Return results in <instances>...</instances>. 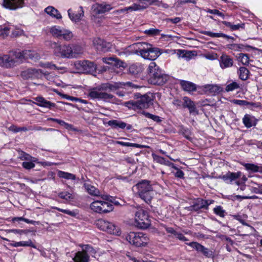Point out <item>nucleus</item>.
Returning <instances> with one entry per match:
<instances>
[{
  "label": "nucleus",
  "instance_id": "43",
  "mask_svg": "<svg viewBox=\"0 0 262 262\" xmlns=\"http://www.w3.org/2000/svg\"><path fill=\"white\" fill-rule=\"evenodd\" d=\"M237 59L244 65H248L249 63V57L247 54H239Z\"/></svg>",
  "mask_w": 262,
  "mask_h": 262
},
{
  "label": "nucleus",
  "instance_id": "57",
  "mask_svg": "<svg viewBox=\"0 0 262 262\" xmlns=\"http://www.w3.org/2000/svg\"><path fill=\"white\" fill-rule=\"evenodd\" d=\"M231 102L234 104L238 105L240 106H245L247 105L248 103V101L244 100H239V99H233L231 101Z\"/></svg>",
  "mask_w": 262,
  "mask_h": 262
},
{
  "label": "nucleus",
  "instance_id": "8",
  "mask_svg": "<svg viewBox=\"0 0 262 262\" xmlns=\"http://www.w3.org/2000/svg\"><path fill=\"white\" fill-rule=\"evenodd\" d=\"M82 248V251H78L75 254L72 258L74 262H89V254H94L96 253L95 250L93 247L89 245H80Z\"/></svg>",
  "mask_w": 262,
  "mask_h": 262
},
{
  "label": "nucleus",
  "instance_id": "18",
  "mask_svg": "<svg viewBox=\"0 0 262 262\" xmlns=\"http://www.w3.org/2000/svg\"><path fill=\"white\" fill-rule=\"evenodd\" d=\"M25 0H4L3 6L10 10H16L24 6Z\"/></svg>",
  "mask_w": 262,
  "mask_h": 262
},
{
  "label": "nucleus",
  "instance_id": "56",
  "mask_svg": "<svg viewBox=\"0 0 262 262\" xmlns=\"http://www.w3.org/2000/svg\"><path fill=\"white\" fill-rule=\"evenodd\" d=\"M207 12L210 14L217 15L222 17L223 19L225 18L224 14L222 12H220L219 10H218L217 9H208Z\"/></svg>",
  "mask_w": 262,
  "mask_h": 262
},
{
  "label": "nucleus",
  "instance_id": "24",
  "mask_svg": "<svg viewBox=\"0 0 262 262\" xmlns=\"http://www.w3.org/2000/svg\"><path fill=\"white\" fill-rule=\"evenodd\" d=\"M180 84L184 91L187 92L189 93L195 92L196 90V85L193 82L181 80L180 82Z\"/></svg>",
  "mask_w": 262,
  "mask_h": 262
},
{
  "label": "nucleus",
  "instance_id": "48",
  "mask_svg": "<svg viewBox=\"0 0 262 262\" xmlns=\"http://www.w3.org/2000/svg\"><path fill=\"white\" fill-rule=\"evenodd\" d=\"M85 187L88 192L91 195H97L99 192L97 189L91 185H85Z\"/></svg>",
  "mask_w": 262,
  "mask_h": 262
},
{
  "label": "nucleus",
  "instance_id": "46",
  "mask_svg": "<svg viewBox=\"0 0 262 262\" xmlns=\"http://www.w3.org/2000/svg\"><path fill=\"white\" fill-rule=\"evenodd\" d=\"M10 28L7 26H0V36L5 38L9 34Z\"/></svg>",
  "mask_w": 262,
  "mask_h": 262
},
{
  "label": "nucleus",
  "instance_id": "21",
  "mask_svg": "<svg viewBox=\"0 0 262 262\" xmlns=\"http://www.w3.org/2000/svg\"><path fill=\"white\" fill-rule=\"evenodd\" d=\"M233 64V59L229 55L223 54L220 59V65L222 69L231 67Z\"/></svg>",
  "mask_w": 262,
  "mask_h": 262
},
{
  "label": "nucleus",
  "instance_id": "37",
  "mask_svg": "<svg viewBox=\"0 0 262 262\" xmlns=\"http://www.w3.org/2000/svg\"><path fill=\"white\" fill-rule=\"evenodd\" d=\"M249 70L244 67H240L238 72L239 78L242 80H246L249 78Z\"/></svg>",
  "mask_w": 262,
  "mask_h": 262
},
{
  "label": "nucleus",
  "instance_id": "32",
  "mask_svg": "<svg viewBox=\"0 0 262 262\" xmlns=\"http://www.w3.org/2000/svg\"><path fill=\"white\" fill-rule=\"evenodd\" d=\"M200 33L205 35H207L211 37H224L227 39L231 38V36L227 35L223 33H213L211 31H202Z\"/></svg>",
  "mask_w": 262,
  "mask_h": 262
},
{
  "label": "nucleus",
  "instance_id": "44",
  "mask_svg": "<svg viewBox=\"0 0 262 262\" xmlns=\"http://www.w3.org/2000/svg\"><path fill=\"white\" fill-rule=\"evenodd\" d=\"M142 114H143L146 118H149L152 119L153 121L157 122L160 123L162 121V120L161 119V118L157 115H155L151 114H150L149 113L146 112L145 111L142 112Z\"/></svg>",
  "mask_w": 262,
  "mask_h": 262
},
{
  "label": "nucleus",
  "instance_id": "36",
  "mask_svg": "<svg viewBox=\"0 0 262 262\" xmlns=\"http://www.w3.org/2000/svg\"><path fill=\"white\" fill-rule=\"evenodd\" d=\"M227 48L235 51H243L246 48H251L250 46H245L243 44L231 43L227 46Z\"/></svg>",
  "mask_w": 262,
  "mask_h": 262
},
{
  "label": "nucleus",
  "instance_id": "39",
  "mask_svg": "<svg viewBox=\"0 0 262 262\" xmlns=\"http://www.w3.org/2000/svg\"><path fill=\"white\" fill-rule=\"evenodd\" d=\"M58 176L60 178H63V179H67V180H74L76 179L75 175H74L72 173H69V172H67L62 171H59V172L58 173Z\"/></svg>",
  "mask_w": 262,
  "mask_h": 262
},
{
  "label": "nucleus",
  "instance_id": "45",
  "mask_svg": "<svg viewBox=\"0 0 262 262\" xmlns=\"http://www.w3.org/2000/svg\"><path fill=\"white\" fill-rule=\"evenodd\" d=\"M186 244L191 247V248L194 249L199 253L201 252L202 248L203 246L201 244L196 242L187 243H186Z\"/></svg>",
  "mask_w": 262,
  "mask_h": 262
},
{
  "label": "nucleus",
  "instance_id": "35",
  "mask_svg": "<svg viewBox=\"0 0 262 262\" xmlns=\"http://www.w3.org/2000/svg\"><path fill=\"white\" fill-rule=\"evenodd\" d=\"M91 209L96 212L102 213L103 201H95L92 202L90 206Z\"/></svg>",
  "mask_w": 262,
  "mask_h": 262
},
{
  "label": "nucleus",
  "instance_id": "33",
  "mask_svg": "<svg viewBox=\"0 0 262 262\" xmlns=\"http://www.w3.org/2000/svg\"><path fill=\"white\" fill-rule=\"evenodd\" d=\"M11 245L14 247H17L20 246L23 247H31L33 248H36V246L32 242L31 239L27 241H20V242H13Z\"/></svg>",
  "mask_w": 262,
  "mask_h": 262
},
{
  "label": "nucleus",
  "instance_id": "28",
  "mask_svg": "<svg viewBox=\"0 0 262 262\" xmlns=\"http://www.w3.org/2000/svg\"><path fill=\"white\" fill-rule=\"evenodd\" d=\"M243 165L245 169L252 172H259L262 173V165H256L253 163H244Z\"/></svg>",
  "mask_w": 262,
  "mask_h": 262
},
{
  "label": "nucleus",
  "instance_id": "4",
  "mask_svg": "<svg viewBox=\"0 0 262 262\" xmlns=\"http://www.w3.org/2000/svg\"><path fill=\"white\" fill-rule=\"evenodd\" d=\"M147 73L148 82L152 84L162 85L169 79L168 75L163 73L155 62H151L149 64Z\"/></svg>",
  "mask_w": 262,
  "mask_h": 262
},
{
  "label": "nucleus",
  "instance_id": "20",
  "mask_svg": "<svg viewBox=\"0 0 262 262\" xmlns=\"http://www.w3.org/2000/svg\"><path fill=\"white\" fill-rule=\"evenodd\" d=\"M94 10L97 14H101L109 11L112 9L111 5L105 3H96L93 6Z\"/></svg>",
  "mask_w": 262,
  "mask_h": 262
},
{
  "label": "nucleus",
  "instance_id": "55",
  "mask_svg": "<svg viewBox=\"0 0 262 262\" xmlns=\"http://www.w3.org/2000/svg\"><path fill=\"white\" fill-rule=\"evenodd\" d=\"M58 196L61 199L66 200L67 201L73 199L72 197V194L68 192H60L58 194Z\"/></svg>",
  "mask_w": 262,
  "mask_h": 262
},
{
  "label": "nucleus",
  "instance_id": "47",
  "mask_svg": "<svg viewBox=\"0 0 262 262\" xmlns=\"http://www.w3.org/2000/svg\"><path fill=\"white\" fill-rule=\"evenodd\" d=\"M113 206L111 203L103 201L102 213H107L113 210Z\"/></svg>",
  "mask_w": 262,
  "mask_h": 262
},
{
  "label": "nucleus",
  "instance_id": "52",
  "mask_svg": "<svg viewBox=\"0 0 262 262\" xmlns=\"http://www.w3.org/2000/svg\"><path fill=\"white\" fill-rule=\"evenodd\" d=\"M124 106L127 107L129 109H133L134 110L139 109L137 105V101H128L124 103Z\"/></svg>",
  "mask_w": 262,
  "mask_h": 262
},
{
  "label": "nucleus",
  "instance_id": "22",
  "mask_svg": "<svg viewBox=\"0 0 262 262\" xmlns=\"http://www.w3.org/2000/svg\"><path fill=\"white\" fill-rule=\"evenodd\" d=\"M102 61L108 64L112 65L117 68L123 67L124 62L118 58L114 57H103L102 59Z\"/></svg>",
  "mask_w": 262,
  "mask_h": 262
},
{
  "label": "nucleus",
  "instance_id": "29",
  "mask_svg": "<svg viewBox=\"0 0 262 262\" xmlns=\"http://www.w3.org/2000/svg\"><path fill=\"white\" fill-rule=\"evenodd\" d=\"M71 52L70 53V58H77L82 54L83 50L81 47L78 45H70Z\"/></svg>",
  "mask_w": 262,
  "mask_h": 262
},
{
  "label": "nucleus",
  "instance_id": "7",
  "mask_svg": "<svg viewBox=\"0 0 262 262\" xmlns=\"http://www.w3.org/2000/svg\"><path fill=\"white\" fill-rule=\"evenodd\" d=\"M126 240L133 245L137 247H144L149 241L147 235L143 232H131L126 237Z\"/></svg>",
  "mask_w": 262,
  "mask_h": 262
},
{
  "label": "nucleus",
  "instance_id": "40",
  "mask_svg": "<svg viewBox=\"0 0 262 262\" xmlns=\"http://www.w3.org/2000/svg\"><path fill=\"white\" fill-rule=\"evenodd\" d=\"M19 158L21 160L32 161L33 162H35L36 160L35 158L32 157L29 154H27L23 151H20L19 152Z\"/></svg>",
  "mask_w": 262,
  "mask_h": 262
},
{
  "label": "nucleus",
  "instance_id": "1",
  "mask_svg": "<svg viewBox=\"0 0 262 262\" xmlns=\"http://www.w3.org/2000/svg\"><path fill=\"white\" fill-rule=\"evenodd\" d=\"M134 88V84L130 82H108L89 90L88 97L92 99L101 100L105 102L118 103V99L110 92H115L121 89Z\"/></svg>",
  "mask_w": 262,
  "mask_h": 262
},
{
  "label": "nucleus",
  "instance_id": "41",
  "mask_svg": "<svg viewBox=\"0 0 262 262\" xmlns=\"http://www.w3.org/2000/svg\"><path fill=\"white\" fill-rule=\"evenodd\" d=\"M116 143L117 144L120 145L122 146L133 147L140 148H143L144 147V146H143L142 145L137 144V143H132L122 142V141H117L116 142Z\"/></svg>",
  "mask_w": 262,
  "mask_h": 262
},
{
  "label": "nucleus",
  "instance_id": "2",
  "mask_svg": "<svg viewBox=\"0 0 262 262\" xmlns=\"http://www.w3.org/2000/svg\"><path fill=\"white\" fill-rule=\"evenodd\" d=\"M133 190L136 195L146 203H151L154 193L150 181L147 180L140 181L133 186Z\"/></svg>",
  "mask_w": 262,
  "mask_h": 262
},
{
  "label": "nucleus",
  "instance_id": "50",
  "mask_svg": "<svg viewBox=\"0 0 262 262\" xmlns=\"http://www.w3.org/2000/svg\"><path fill=\"white\" fill-rule=\"evenodd\" d=\"M200 253H201L204 256L208 258L212 257L213 256V252L204 246H203Z\"/></svg>",
  "mask_w": 262,
  "mask_h": 262
},
{
  "label": "nucleus",
  "instance_id": "38",
  "mask_svg": "<svg viewBox=\"0 0 262 262\" xmlns=\"http://www.w3.org/2000/svg\"><path fill=\"white\" fill-rule=\"evenodd\" d=\"M147 7L142 6L140 4H138L136 3L133 4L132 6L127 7L124 8L122 9L123 11H139L143 10L146 8Z\"/></svg>",
  "mask_w": 262,
  "mask_h": 262
},
{
  "label": "nucleus",
  "instance_id": "23",
  "mask_svg": "<svg viewBox=\"0 0 262 262\" xmlns=\"http://www.w3.org/2000/svg\"><path fill=\"white\" fill-rule=\"evenodd\" d=\"M204 90L211 95H216L223 91L222 88L216 84L205 85Z\"/></svg>",
  "mask_w": 262,
  "mask_h": 262
},
{
  "label": "nucleus",
  "instance_id": "54",
  "mask_svg": "<svg viewBox=\"0 0 262 262\" xmlns=\"http://www.w3.org/2000/svg\"><path fill=\"white\" fill-rule=\"evenodd\" d=\"M33 162H34L32 161L23 162L22 163V166L23 168H24L26 169H28V170L31 169L32 168H33L35 166V164Z\"/></svg>",
  "mask_w": 262,
  "mask_h": 262
},
{
  "label": "nucleus",
  "instance_id": "25",
  "mask_svg": "<svg viewBox=\"0 0 262 262\" xmlns=\"http://www.w3.org/2000/svg\"><path fill=\"white\" fill-rule=\"evenodd\" d=\"M13 55L18 60L22 59L32 58L34 53L30 50H25L23 52H13Z\"/></svg>",
  "mask_w": 262,
  "mask_h": 262
},
{
  "label": "nucleus",
  "instance_id": "3",
  "mask_svg": "<svg viewBox=\"0 0 262 262\" xmlns=\"http://www.w3.org/2000/svg\"><path fill=\"white\" fill-rule=\"evenodd\" d=\"M132 47L135 50L136 54L140 53L146 59L154 60L161 55L159 48H154L151 44L146 42L135 43Z\"/></svg>",
  "mask_w": 262,
  "mask_h": 262
},
{
  "label": "nucleus",
  "instance_id": "17",
  "mask_svg": "<svg viewBox=\"0 0 262 262\" xmlns=\"http://www.w3.org/2000/svg\"><path fill=\"white\" fill-rule=\"evenodd\" d=\"M152 99L151 98V94H145L137 100V105L139 109L147 108L151 105L152 103Z\"/></svg>",
  "mask_w": 262,
  "mask_h": 262
},
{
  "label": "nucleus",
  "instance_id": "10",
  "mask_svg": "<svg viewBox=\"0 0 262 262\" xmlns=\"http://www.w3.org/2000/svg\"><path fill=\"white\" fill-rule=\"evenodd\" d=\"M137 226L141 229H146L150 225V220L147 212L143 209L138 210L135 214Z\"/></svg>",
  "mask_w": 262,
  "mask_h": 262
},
{
  "label": "nucleus",
  "instance_id": "42",
  "mask_svg": "<svg viewBox=\"0 0 262 262\" xmlns=\"http://www.w3.org/2000/svg\"><path fill=\"white\" fill-rule=\"evenodd\" d=\"M213 211L214 214L221 217H224L227 214L221 206H216L213 208Z\"/></svg>",
  "mask_w": 262,
  "mask_h": 262
},
{
  "label": "nucleus",
  "instance_id": "63",
  "mask_svg": "<svg viewBox=\"0 0 262 262\" xmlns=\"http://www.w3.org/2000/svg\"><path fill=\"white\" fill-rule=\"evenodd\" d=\"M176 237L179 239V240L180 241H184V242H186V241H188V239L182 233H180V232H177L176 235H175Z\"/></svg>",
  "mask_w": 262,
  "mask_h": 262
},
{
  "label": "nucleus",
  "instance_id": "49",
  "mask_svg": "<svg viewBox=\"0 0 262 262\" xmlns=\"http://www.w3.org/2000/svg\"><path fill=\"white\" fill-rule=\"evenodd\" d=\"M12 221L13 222H15V221H24L25 222H26L27 223H29V224H33V225H35V224L38 225L39 224V222H36V221H33V220H30L29 219L24 218L23 217H14V218L13 219Z\"/></svg>",
  "mask_w": 262,
  "mask_h": 262
},
{
  "label": "nucleus",
  "instance_id": "27",
  "mask_svg": "<svg viewBox=\"0 0 262 262\" xmlns=\"http://www.w3.org/2000/svg\"><path fill=\"white\" fill-rule=\"evenodd\" d=\"M190 207L192 208V210L195 211L201 209L207 210V203L205 202V200L198 198Z\"/></svg>",
  "mask_w": 262,
  "mask_h": 262
},
{
  "label": "nucleus",
  "instance_id": "19",
  "mask_svg": "<svg viewBox=\"0 0 262 262\" xmlns=\"http://www.w3.org/2000/svg\"><path fill=\"white\" fill-rule=\"evenodd\" d=\"M183 107L187 108L189 110L190 114H198L194 102L188 97H184L183 98Z\"/></svg>",
  "mask_w": 262,
  "mask_h": 262
},
{
  "label": "nucleus",
  "instance_id": "51",
  "mask_svg": "<svg viewBox=\"0 0 262 262\" xmlns=\"http://www.w3.org/2000/svg\"><path fill=\"white\" fill-rule=\"evenodd\" d=\"M239 88V85L236 82H232L227 85L226 91L227 92L233 91L236 89Z\"/></svg>",
  "mask_w": 262,
  "mask_h": 262
},
{
  "label": "nucleus",
  "instance_id": "15",
  "mask_svg": "<svg viewBox=\"0 0 262 262\" xmlns=\"http://www.w3.org/2000/svg\"><path fill=\"white\" fill-rule=\"evenodd\" d=\"M93 43L94 47L98 51L103 52L108 51L111 46L110 42H107L99 37L94 38Z\"/></svg>",
  "mask_w": 262,
  "mask_h": 262
},
{
  "label": "nucleus",
  "instance_id": "62",
  "mask_svg": "<svg viewBox=\"0 0 262 262\" xmlns=\"http://www.w3.org/2000/svg\"><path fill=\"white\" fill-rule=\"evenodd\" d=\"M59 124L61 126H63L66 129H73V125L72 124H69L62 120H61Z\"/></svg>",
  "mask_w": 262,
  "mask_h": 262
},
{
  "label": "nucleus",
  "instance_id": "64",
  "mask_svg": "<svg viewBox=\"0 0 262 262\" xmlns=\"http://www.w3.org/2000/svg\"><path fill=\"white\" fill-rule=\"evenodd\" d=\"M192 55L193 54L191 51L184 50V56L183 57V58H185L188 60L191 58Z\"/></svg>",
  "mask_w": 262,
  "mask_h": 262
},
{
  "label": "nucleus",
  "instance_id": "60",
  "mask_svg": "<svg viewBox=\"0 0 262 262\" xmlns=\"http://www.w3.org/2000/svg\"><path fill=\"white\" fill-rule=\"evenodd\" d=\"M152 156L154 160L160 164H163V163H165V159L164 158L155 154H152Z\"/></svg>",
  "mask_w": 262,
  "mask_h": 262
},
{
  "label": "nucleus",
  "instance_id": "58",
  "mask_svg": "<svg viewBox=\"0 0 262 262\" xmlns=\"http://www.w3.org/2000/svg\"><path fill=\"white\" fill-rule=\"evenodd\" d=\"M174 169L177 170V171L174 173V175L176 177L180 179H184V172L179 169L176 166V168H173Z\"/></svg>",
  "mask_w": 262,
  "mask_h": 262
},
{
  "label": "nucleus",
  "instance_id": "6",
  "mask_svg": "<svg viewBox=\"0 0 262 262\" xmlns=\"http://www.w3.org/2000/svg\"><path fill=\"white\" fill-rule=\"evenodd\" d=\"M48 46L53 50L54 55L56 57L63 58H70L71 52L70 45H61L58 42L50 41Z\"/></svg>",
  "mask_w": 262,
  "mask_h": 262
},
{
  "label": "nucleus",
  "instance_id": "12",
  "mask_svg": "<svg viewBox=\"0 0 262 262\" xmlns=\"http://www.w3.org/2000/svg\"><path fill=\"white\" fill-rule=\"evenodd\" d=\"M96 226L100 230L110 234H117L119 232L118 228L113 223L103 219L97 220L96 222Z\"/></svg>",
  "mask_w": 262,
  "mask_h": 262
},
{
  "label": "nucleus",
  "instance_id": "16",
  "mask_svg": "<svg viewBox=\"0 0 262 262\" xmlns=\"http://www.w3.org/2000/svg\"><path fill=\"white\" fill-rule=\"evenodd\" d=\"M242 172L238 171L237 172H233L228 171L225 174L220 175L217 177L218 179L223 180L227 184H232L237 179L241 177Z\"/></svg>",
  "mask_w": 262,
  "mask_h": 262
},
{
  "label": "nucleus",
  "instance_id": "11",
  "mask_svg": "<svg viewBox=\"0 0 262 262\" xmlns=\"http://www.w3.org/2000/svg\"><path fill=\"white\" fill-rule=\"evenodd\" d=\"M50 32L53 36L67 41L70 40L73 37L71 31L58 26L52 27L50 29Z\"/></svg>",
  "mask_w": 262,
  "mask_h": 262
},
{
  "label": "nucleus",
  "instance_id": "5",
  "mask_svg": "<svg viewBox=\"0 0 262 262\" xmlns=\"http://www.w3.org/2000/svg\"><path fill=\"white\" fill-rule=\"evenodd\" d=\"M33 100L34 101H32V103L37 105L38 106L44 107L48 108L50 110L56 111V110H60L63 111L65 110L64 107L63 106V105H73L72 104L64 102L62 101H58L57 103L58 104H61L62 105H59L56 104L54 102H52L46 99H45L42 96H39L33 98Z\"/></svg>",
  "mask_w": 262,
  "mask_h": 262
},
{
  "label": "nucleus",
  "instance_id": "59",
  "mask_svg": "<svg viewBox=\"0 0 262 262\" xmlns=\"http://www.w3.org/2000/svg\"><path fill=\"white\" fill-rule=\"evenodd\" d=\"M144 32L148 35H158L159 34L160 31L158 29L151 28L145 30Z\"/></svg>",
  "mask_w": 262,
  "mask_h": 262
},
{
  "label": "nucleus",
  "instance_id": "61",
  "mask_svg": "<svg viewBox=\"0 0 262 262\" xmlns=\"http://www.w3.org/2000/svg\"><path fill=\"white\" fill-rule=\"evenodd\" d=\"M172 104L176 106L177 108L183 107V101L178 99H174L172 101Z\"/></svg>",
  "mask_w": 262,
  "mask_h": 262
},
{
  "label": "nucleus",
  "instance_id": "26",
  "mask_svg": "<svg viewBox=\"0 0 262 262\" xmlns=\"http://www.w3.org/2000/svg\"><path fill=\"white\" fill-rule=\"evenodd\" d=\"M243 122L247 128H250L256 125L257 119L251 115L246 114L243 118Z\"/></svg>",
  "mask_w": 262,
  "mask_h": 262
},
{
  "label": "nucleus",
  "instance_id": "14",
  "mask_svg": "<svg viewBox=\"0 0 262 262\" xmlns=\"http://www.w3.org/2000/svg\"><path fill=\"white\" fill-rule=\"evenodd\" d=\"M18 63V59L15 56H11L10 54H5L0 56V67L11 69L16 66Z\"/></svg>",
  "mask_w": 262,
  "mask_h": 262
},
{
  "label": "nucleus",
  "instance_id": "9",
  "mask_svg": "<svg viewBox=\"0 0 262 262\" xmlns=\"http://www.w3.org/2000/svg\"><path fill=\"white\" fill-rule=\"evenodd\" d=\"M74 66L77 72L93 73L97 69L96 64L89 60L77 61L74 63Z\"/></svg>",
  "mask_w": 262,
  "mask_h": 262
},
{
  "label": "nucleus",
  "instance_id": "13",
  "mask_svg": "<svg viewBox=\"0 0 262 262\" xmlns=\"http://www.w3.org/2000/svg\"><path fill=\"white\" fill-rule=\"evenodd\" d=\"M48 75V72H43L41 69L34 68L28 69L21 72V77L25 80L38 79L42 77V75Z\"/></svg>",
  "mask_w": 262,
  "mask_h": 262
},
{
  "label": "nucleus",
  "instance_id": "53",
  "mask_svg": "<svg viewBox=\"0 0 262 262\" xmlns=\"http://www.w3.org/2000/svg\"><path fill=\"white\" fill-rule=\"evenodd\" d=\"M53 209H56L59 211H60L65 214H68L71 216H75L76 215V213L74 211H71L70 210L63 209L59 208L57 207H52Z\"/></svg>",
  "mask_w": 262,
  "mask_h": 262
},
{
  "label": "nucleus",
  "instance_id": "31",
  "mask_svg": "<svg viewBox=\"0 0 262 262\" xmlns=\"http://www.w3.org/2000/svg\"><path fill=\"white\" fill-rule=\"evenodd\" d=\"M45 11L47 14L57 19L62 18V16L58 10L52 6H48L45 9Z\"/></svg>",
  "mask_w": 262,
  "mask_h": 262
},
{
  "label": "nucleus",
  "instance_id": "34",
  "mask_svg": "<svg viewBox=\"0 0 262 262\" xmlns=\"http://www.w3.org/2000/svg\"><path fill=\"white\" fill-rule=\"evenodd\" d=\"M108 125L114 128H121L124 129L126 126V123L121 121L117 120H110L108 123Z\"/></svg>",
  "mask_w": 262,
  "mask_h": 262
},
{
  "label": "nucleus",
  "instance_id": "30",
  "mask_svg": "<svg viewBox=\"0 0 262 262\" xmlns=\"http://www.w3.org/2000/svg\"><path fill=\"white\" fill-rule=\"evenodd\" d=\"M81 9V12L78 13H74L72 12L71 9H69L68 11V15L70 18L74 22L79 21L81 18L83 16L84 12L82 10V7H80Z\"/></svg>",
  "mask_w": 262,
  "mask_h": 262
}]
</instances>
